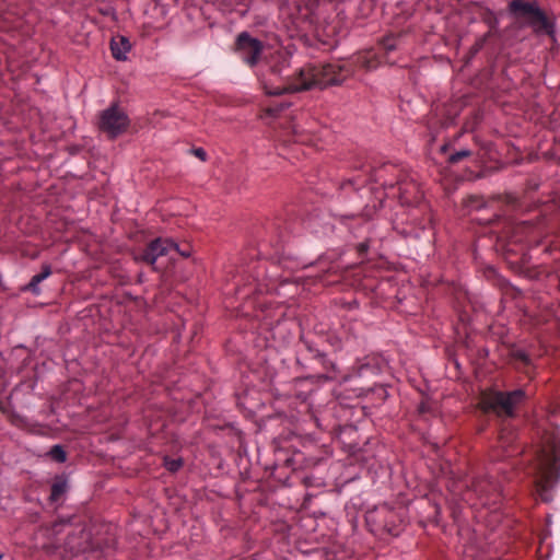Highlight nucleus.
<instances>
[{"mask_svg": "<svg viewBox=\"0 0 560 560\" xmlns=\"http://www.w3.org/2000/svg\"><path fill=\"white\" fill-rule=\"evenodd\" d=\"M314 556H322L323 555V550H316L313 552Z\"/></svg>", "mask_w": 560, "mask_h": 560, "instance_id": "obj_33", "label": "nucleus"}, {"mask_svg": "<svg viewBox=\"0 0 560 560\" xmlns=\"http://www.w3.org/2000/svg\"><path fill=\"white\" fill-rule=\"evenodd\" d=\"M69 490L68 478L63 475L56 476L51 485L50 502H58L61 500Z\"/></svg>", "mask_w": 560, "mask_h": 560, "instance_id": "obj_16", "label": "nucleus"}, {"mask_svg": "<svg viewBox=\"0 0 560 560\" xmlns=\"http://www.w3.org/2000/svg\"><path fill=\"white\" fill-rule=\"evenodd\" d=\"M183 241L174 240V238H165L162 237H153L144 242L143 245H179ZM185 243H190L191 241H184Z\"/></svg>", "mask_w": 560, "mask_h": 560, "instance_id": "obj_21", "label": "nucleus"}, {"mask_svg": "<svg viewBox=\"0 0 560 560\" xmlns=\"http://www.w3.org/2000/svg\"><path fill=\"white\" fill-rule=\"evenodd\" d=\"M0 560H2V555H0Z\"/></svg>", "mask_w": 560, "mask_h": 560, "instance_id": "obj_35", "label": "nucleus"}, {"mask_svg": "<svg viewBox=\"0 0 560 560\" xmlns=\"http://www.w3.org/2000/svg\"><path fill=\"white\" fill-rule=\"evenodd\" d=\"M306 224H307V228L313 229V228H314L313 219H310V220L306 222Z\"/></svg>", "mask_w": 560, "mask_h": 560, "instance_id": "obj_31", "label": "nucleus"}, {"mask_svg": "<svg viewBox=\"0 0 560 560\" xmlns=\"http://www.w3.org/2000/svg\"><path fill=\"white\" fill-rule=\"evenodd\" d=\"M368 173L369 177L362 184L368 180L380 183L382 187L390 190L396 188V180L402 176L401 171L392 163H384L378 167L371 166Z\"/></svg>", "mask_w": 560, "mask_h": 560, "instance_id": "obj_11", "label": "nucleus"}, {"mask_svg": "<svg viewBox=\"0 0 560 560\" xmlns=\"http://www.w3.org/2000/svg\"><path fill=\"white\" fill-rule=\"evenodd\" d=\"M265 45L247 32H242L235 40V51L249 67L256 66L262 56Z\"/></svg>", "mask_w": 560, "mask_h": 560, "instance_id": "obj_8", "label": "nucleus"}, {"mask_svg": "<svg viewBox=\"0 0 560 560\" xmlns=\"http://www.w3.org/2000/svg\"><path fill=\"white\" fill-rule=\"evenodd\" d=\"M66 540L65 547L72 553L86 552L93 548L91 532L84 526L72 527L65 525Z\"/></svg>", "mask_w": 560, "mask_h": 560, "instance_id": "obj_10", "label": "nucleus"}, {"mask_svg": "<svg viewBox=\"0 0 560 560\" xmlns=\"http://www.w3.org/2000/svg\"><path fill=\"white\" fill-rule=\"evenodd\" d=\"M508 10L520 27L528 26L536 34L551 35L553 33L552 22L535 1L512 0L508 5Z\"/></svg>", "mask_w": 560, "mask_h": 560, "instance_id": "obj_4", "label": "nucleus"}, {"mask_svg": "<svg viewBox=\"0 0 560 560\" xmlns=\"http://www.w3.org/2000/svg\"><path fill=\"white\" fill-rule=\"evenodd\" d=\"M182 256L189 257L191 255L190 250L182 249V247H174Z\"/></svg>", "mask_w": 560, "mask_h": 560, "instance_id": "obj_30", "label": "nucleus"}, {"mask_svg": "<svg viewBox=\"0 0 560 560\" xmlns=\"http://www.w3.org/2000/svg\"><path fill=\"white\" fill-rule=\"evenodd\" d=\"M272 228L276 230L283 229L287 232H294V225L291 222V219L288 218V215L279 214L273 219V222L271 223Z\"/></svg>", "mask_w": 560, "mask_h": 560, "instance_id": "obj_19", "label": "nucleus"}, {"mask_svg": "<svg viewBox=\"0 0 560 560\" xmlns=\"http://www.w3.org/2000/svg\"><path fill=\"white\" fill-rule=\"evenodd\" d=\"M401 38L402 35L400 33L389 34L382 38L377 50L369 49L361 51L353 56L351 60L303 67L294 73V77L287 85L268 90L267 93L279 95L283 92H299L312 88L324 89L342 83L354 72L357 67L371 71L382 63H392L389 54L399 48Z\"/></svg>", "mask_w": 560, "mask_h": 560, "instance_id": "obj_1", "label": "nucleus"}, {"mask_svg": "<svg viewBox=\"0 0 560 560\" xmlns=\"http://www.w3.org/2000/svg\"><path fill=\"white\" fill-rule=\"evenodd\" d=\"M48 455L58 463H65L67 460V453L59 444L54 445L49 450Z\"/></svg>", "mask_w": 560, "mask_h": 560, "instance_id": "obj_20", "label": "nucleus"}, {"mask_svg": "<svg viewBox=\"0 0 560 560\" xmlns=\"http://www.w3.org/2000/svg\"><path fill=\"white\" fill-rule=\"evenodd\" d=\"M180 466H182L180 459H178V460L173 459V460L166 462V467L171 471H176L177 469H179Z\"/></svg>", "mask_w": 560, "mask_h": 560, "instance_id": "obj_25", "label": "nucleus"}, {"mask_svg": "<svg viewBox=\"0 0 560 560\" xmlns=\"http://www.w3.org/2000/svg\"><path fill=\"white\" fill-rule=\"evenodd\" d=\"M502 200L504 203L502 213L487 222L483 234H489L490 241L503 243L515 238V242H521L520 236L532 234L536 229V223H533L532 220H518L512 217V213L520 209V202L515 197L505 195Z\"/></svg>", "mask_w": 560, "mask_h": 560, "instance_id": "obj_2", "label": "nucleus"}, {"mask_svg": "<svg viewBox=\"0 0 560 560\" xmlns=\"http://www.w3.org/2000/svg\"><path fill=\"white\" fill-rule=\"evenodd\" d=\"M358 245L363 246V245H366V244L364 242H361Z\"/></svg>", "mask_w": 560, "mask_h": 560, "instance_id": "obj_34", "label": "nucleus"}, {"mask_svg": "<svg viewBox=\"0 0 560 560\" xmlns=\"http://www.w3.org/2000/svg\"><path fill=\"white\" fill-rule=\"evenodd\" d=\"M365 520L373 532H386L395 536L399 534V515L394 509L386 504L380 505L373 511H369Z\"/></svg>", "mask_w": 560, "mask_h": 560, "instance_id": "obj_6", "label": "nucleus"}, {"mask_svg": "<svg viewBox=\"0 0 560 560\" xmlns=\"http://www.w3.org/2000/svg\"><path fill=\"white\" fill-rule=\"evenodd\" d=\"M499 491V487L495 482L487 478H477L471 481L466 492L464 493V500L471 506L487 505L489 498Z\"/></svg>", "mask_w": 560, "mask_h": 560, "instance_id": "obj_9", "label": "nucleus"}, {"mask_svg": "<svg viewBox=\"0 0 560 560\" xmlns=\"http://www.w3.org/2000/svg\"><path fill=\"white\" fill-rule=\"evenodd\" d=\"M281 71H282V68H277V67L272 68V72H275V73H281Z\"/></svg>", "mask_w": 560, "mask_h": 560, "instance_id": "obj_32", "label": "nucleus"}, {"mask_svg": "<svg viewBox=\"0 0 560 560\" xmlns=\"http://www.w3.org/2000/svg\"><path fill=\"white\" fill-rule=\"evenodd\" d=\"M141 252H133L135 258L153 265L158 257L167 254V247H138Z\"/></svg>", "mask_w": 560, "mask_h": 560, "instance_id": "obj_14", "label": "nucleus"}, {"mask_svg": "<svg viewBox=\"0 0 560 560\" xmlns=\"http://www.w3.org/2000/svg\"><path fill=\"white\" fill-rule=\"evenodd\" d=\"M51 275V267L49 265H44L40 272L34 275L30 282L22 288V291H30L34 295L40 294L39 283L43 282Z\"/></svg>", "mask_w": 560, "mask_h": 560, "instance_id": "obj_15", "label": "nucleus"}, {"mask_svg": "<svg viewBox=\"0 0 560 560\" xmlns=\"http://www.w3.org/2000/svg\"><path fill=\"white\" fill-rule=\"evenodd\" d=\"M525 399L523 389L497 392L483 401L485 411H493L498 416L513 417L514 409Z\"/></svg>", "mask_w": 560, "mask_h": 560, "instance_id": "obj_5", "label": "nucleus"}, {"mask_svg": "<svg viewBox=\"0 0 560 560\" xmlns=\"http://www.w3.org/2000/svg\"><path fill=\"white\" fill-rule=\"evenodd\" d=\"M287 107L285 104H279L277 106H271L268 108V113L272 116H276L278 113H280L281 110H283L284 108Z\"/></svg>", "mask_w": 560, "mask_h": 560, "instance_id": "obj_27", "label": "nucleus"}, {"mask_svg": "<svg viewBox=\"0 0 560 560\" xmlns=\"http://www.w3.org/2000/svg\"><path fill=\"white\" fill-rule=\"evenodd\" d=\"M396 186L401 205L411 206L420 200L421 191L413 179L408 180L402 175L396 180Z\"/></svg>", "mask_w": 560, "mask_h": 560, "instance_id": "obj_12", "label": "nucleus"}, {"mask_svg": "<svg viewBox=\"0 0 560 560\" xmlns=\"http://www.w3.org/2000/svg\"><path fill=\"white\" fill-rule=\"evenodd\" d=\"M343 185H351L355 189H358L362 184L359 183L357 178H351V179H348Z\"/></svg>", "mask_w": 560, "mask_h": 560, "instance_id": "obj_29", "label": "nucleus"}, {"mask_svg": "<svg viewBox=\"0 0 560 560\" xmlns=\"http://www.w3.org/2000/svg\"><path fill=\"white\" fill-rule=\"evenodd\" d=\"M464 207L468 209H480L486 206L482 197L480 196H468L466 199H464Z\"/></svg>", "mask_w": 560, "mask_h": 560, "instance_id": "obj_23", "label": "nucleus"}, {"mask_svg": "<svg viewBox=\"0 0 560 560\" xmlns=\"http://www.w3.org/2000/svg\"><path fill=\"white\" fill-rule=\"evenodd\" d=\"M130 49L131 44L125 36L114 37L110 42L112 55L116 60H126Z\"/></svg>", "mask_w": 560, "mask_h": 560, "instance_id": "obj_13", "label": "nucleus"}, {"mask_svg": "<svg viewBox=\"0 0 560 560\" xmlns=\"http://www.w3.org/2000/svg\"><path fill=\"white\" fill-rule=\"evenodd\" d=\"M471 155V151L470 150H460V151H457L453 154L450 155L448 158V162L451 164H456L458 163L459 161L468 158Z\"/></svg>", "mask_w": 560, "mask_h": 560, "instance_id": "obj_24", "label": "nucleus"}, {"mask_svg": "<svg viewBox=\"0 0 560 560\" xmlns=\"http://www.w3.org/2000/svg\"><path fill=\"white\" fill-rule=\"evenodd\" d=\"M192 154L200 159L201 161H206L207 159V152L202 148H195L192 149Z\"/></svg>", "mask_w": 560, "mask_h": 560, "instance_id": "obj_26", "label": "nucleus"}, {"mask_svg": "<svg viewBox=\"0 0 560 560\" xmlns=\"http://www.w3.org/2000/svg\"><path fill=\"white\" fill-rule=\"evenodd\" d=\"M316 7L317 0H301L298 4V10L303 19L313 24L317 22V16L315 13Z\"/></svg>", "mask_w": 560, "mask_h": 560, "instance_id": "obj_17", "label": "nucleus"}, {"mask_svg": "<svg viewBox=\"0 0 560 560\" xmlns=\"http://www.w3.org/2000/svg\"><path fill=\"white\" fill-rule=\"evenodd\" d=\"M560 478V435L556 432L544 438L535 467V483L542 501L552 500L550 490Z\"/></svg>", "mask_w": 560, "mask_h": 560, "instance_id": "obj_3", "label": "nucleus"}, {"mask_svg": "<svg viewBox=\"0 0 560 560\" xmlns=\"http://www.w3.org/2000/svg\"><path fill=\"white\" fill-rule=\"evenodd\" d=\"M480 19L483 23H486L489 27L488 32H491V36L498 34L499 19L497 14L489 8H482L480 10Z\"/></svg>", "mask_w": 560, "mask_h": 560, "instance_id": "obj_18", "label": "nucleus"}, {"mask_svg": "<svg viewBox=\"0 0 560 560\" xmlns=\"http://www.w3.org/2000/svg\"><path fill=\"white\" fill-rule=\"evenodd\" d=\"M128 125L129 118L127 114L117 105H112L100 115L98 128L110 138L125 132Z\"/></svg>", "mask_w": 560, "mask_h": 560, "instance_id": "obj_7", "label": "nucleus"}, {"mask_svg": "<svg viewBox=\"0 0 560 560\" xmlns=\"http://www.w3.org/2000/svg\"><path fill=\"white\" fill-rule=\"evenodd\" d=\"M293 132H294V141L304 142L302 132L296 127H294Z\"/></svg>", "mask_w": 560, "mask_h": 560, "instance_id": "obj_28", "label": "nucleus"}, {"mask_svg": "<svg viewBox=\"0 0 560 560\" xmlns=\"http://www.w3.org/2000/svg\"><path fill=\"white\" fill-rule=\"evenodd\" d=\"M490 37H491V32H487L481 37L477 38L475 44L469 49L470 57H474L475 55H477L483 48V46L486 45V43L488 42V39Z\"/></svg>", "mask_w": 560, "mask_h": 560, "instance_id": "obj_22", "label": "nucleus"}]
</instances>
